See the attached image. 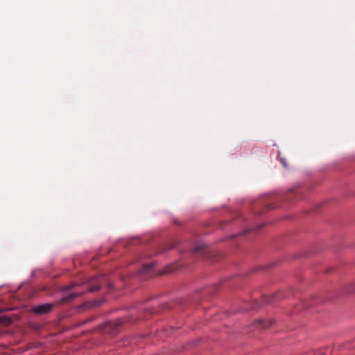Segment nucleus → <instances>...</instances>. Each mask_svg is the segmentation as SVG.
Masks as SVG:
<instances>
[{
  "label": "nucleus",
  "mask_w": 355,
  "mask_h": 355,
  "mask_svg": "<svg viewBox=\"0 0 355 355\" xmlns=\"http://www.w3.org/2000/svg\"><path fill=\"white\" fill-rule=\"evenodd\" d=\"M207 252V248L204 244L198 243L192 250V253L195 255L202 256Z\"/></svg>",
  "instance_id": "obj_4"
},
{
  "label": "nucleus",
  "mask_w": 355,
  "mask_h": 355,
  "mask_svg": "<svg viewBox=\"0 0 355 355\" xmlns=\"http://www.w3.org/2000/svg\"><path fill=\"white\" fill-rule=\"evenodd\" d=\"M262 226H263V225H259V226L258 227V228L259 229V228H261Z\"/></svg>",
  "instance_id": "obj_11"
},
{
  "label": "nucleus",
  "mask_w": 355,
  "mask_h": 355,
  "mask_svg": "<svg viewBox=\"0 0 355 355\" xmlns=\"http://www.w3.org/2000/svg\"><path fill=\"white\" fill-rule=\"evenodd\" d=\"M280 162H281V163L282 164V165H283L284 167H286V166H287V164H286V160H285L284 159H282Z\"/></svg>",
  "instance_id": "obj_9"
},
{
  "label": "nucleus",
  "mask_w": 355,
  "mask_h": 355,
  "mask_svg": "<svg viewBox=\"0 0 355 355\" xmlns=\"http://www.w3.org/2000/svg\"><path fill=\"white\" fill-rule=\"evenodd\" d=\"M80 284H77V283H71L69 286H67L65 288V291H69V290H71L76 287H77L78 286H79Z\"/></svg>",
  "instance_id": "obj_8"
},
{
  "label": "nucleus",
  "mask_w": 355,
  "mask_h": 355,
  "mask_svg": "<svg viewBox=\"0 0 355 355\" xmlns=\"http://www.w3.org/2000/svg\"><path fill=\"white\" fill-rule=\"evenodd\" d=\"M251 231V230H247L245 232H243V234H246L247 232Z\"/></svg>",
  "instance_id": "obj_10"
},
{
  "label": "nucleus",
  "mask_w": 355,
  "mask_h": 355,
  "mask_svg": "<svg viewBox=\"0 0 355 355\" xmlns=\"http://www.w3.org/2000/svg\"><path fill=\"white\" fill-rule=\"evenodd\" d=\"M53 307L51 304L39 305L33 308V311L39 314H44L49 312Z\"/></svg>",
  "instance_id": "obj_3"
},
{
  "label": "nucleus",
  "mask_w": 355,
  "mask_h": 355,
  "mask_svg": "<svg viewBox=\"0 0 355 355\" xmlns=\"http://www.w3.org/2000/svg\"><path fill=\"white\" fill-rule=\"evenodd\" d=\"M153 263L150 264H145L142 266V268L139 270V273L146 275L150 273L151 271H153Z\"/></svg>",
  "instance_id": "obj_7"
},
{
  "label": "nucleus",
  "mask_w": 355,
  "mask_h": 355,
  "mask_svg": "<svg viewBox=\"0 0 355 355\" xmlns=\"http://www.w3.org/2000/svg\"><path fill=\"white\" fill-rule=\"evenodd\" d=\"M105 281V277L101 276L93 278L88 282V291L95 292L98 291Z\"/></svg>",
  "instance_id": "obj_1"
},
{
  "label": "nucleus",
  "mask_w": 355,
  "mask_h": 355,
  "mask_svg": "<svg viewBox=\"0 0 355 355\" xmlns=\"http://www.w3.org/2000/svg\"><path fill=\"white\" fill-rule=\"evenodd\" d=\"M122 324V322L119 320L115 321H109L105 324V331L110 334H116L118 328Z\"/></svg>",
  "instance_id": "obj_2"
},
{
  "label": "nucleus",
  "mask_w": 355,
  "mask_h": 355,
  "mask_svg": "<svg viewBox=\"0 0 355 355\" xmlns=\"http://www.w3.org/2000/svg\"><path fill=\"white\" fill-rule=\"evenodd\" d=\"M83 293V292L71 293L66 295L65 297H63L60 300V304H64V303L69 302L73 300L74 298L81 295Z\"/></svg>",
  "instance_id": "obj_6"
},
{
  "label": "nucleus",
  "mask_w": 355,
  "mask_h": 355,
  "mask_svg": "<svg viewBox=\"0 0 355 355\" xmlns=\"http://www.w3.org/2000/svg\"><path fill=\"white\" fill-rule=\"evenodd\" d=\"M273 324L272 320H257L254 322V325L261 329H266L270 327Z\"/></svg>",
  "instance_id": "obj_5"
}]
</instances>
